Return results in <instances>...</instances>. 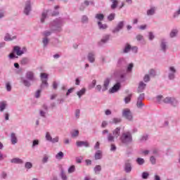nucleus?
I'll list each match as a JSON object with an SVG mask.
<instances>
[{
	"mask_svg": "<svg viewBox=\"0 0 180 180\" xmlns=\"http://www.w3.org/2000/svg\"><path fill=\"white\" fill-rule=\"evenodd\" d=\"M121 141L124 144H129L133 141V136H131V133L130 131H127L122 134L121 136Z\"/></svg>",
	"mask_w": 180,
	"mask_h": 180,
	"instance_id": "f257e3e1",
	"label": "nucleus"
},
{
	"mask_svg": "<svg viewBox=\"0 0 180 180\" xmlns=\"http://www.w3.org/2000/svg\"><path fill=\"white\" fill-rule=\"evenodd\" d=\"M122 116L125 117V119H127V120H131L133 119V115H131V112L129 108H125L123 110Z\"/></svg>",
	"mask_w": 180,
	"mask_h": 180,
	"instance_id": "f03ea898",
	"label": "nucleus"
},
{
	"mask_svg": "<svg viewBox=\"0 0 180 180\" xmlns=\"http://www.w3.org/2000/svg\"><path fill=\"white\" fill-rule=\"evenodd\" d=\"M41 79L42 81L41 88L45 86H49V83H47V79H49V75L47 73H41Z\"/></svg>",
	"mask_w": 180,
	"mask_h": 180,
	"instance_id": "7ed1b4c3",
	"label": "nucleus"
},
{
	"mask_svg": "<svg viewBox=\"0 0 180 180\" xmlns=\"http://www.w3.org/2000/svg\"><path fill=\"white\" fill-rule=\"evenodd\" d=\"M13 51L17 54V56H22V54H25L26 53V48L23 47L22 49H20V46H14L13 47Z\"/></svg>",
	"mask_w": 180,
	"mask_h": 180,
	"instance_id": "20e7f679",
	"label": "nucleus"
},
{
	"mask_svg": "<svg viewBox=\"0 0 180 180\" xmlns=\"http://www.w3.org/2000/svg\"><path fill=\"white\" fill-rule=\"evenodd\" d=\"M123 26H124V22L120 21L117 27L112 30L113 33H117L121 29H123Z\"/></svg>",
	"mask_w": 180,
	"mask_h": 180,
	"instance_id": "39448f33",
	"label": "nucleus"
},
{
	"mask_svg": "<svg viewBox=\"0 0 180 180\" xmlns=\"http://www.w3.org/2000/svg\"><path fill=\"white\" fill-rule=\"evenodd\" d=\"M76 145L77 147H82L84 146V147H89V143L88 141H77L76 142Z\"/></svg>",
	"mask_w": 180,
	"mask_h": 180,
	"instance_id": "423d86ee",
	"label": "nucleus"
},
{
	"mask_svg": "<svg viewBox=\"0 0 180 180\" xmlns=\"http://www.w3.org/2000/svg\"><path fill=\"white\" fill-rule=\"evenodd\" d=\"M31 11V7H30V1H27L25 4V7L24 9V13L25 15H29V12Z\"/></svg>",
	"mask_w": 180,
	"mask_h": 180,
	"instance_id": "0eeeda50",
	"label": "nucleus"
},
{
	"mask_svg": "<svg viewBox=\"0 0 180 180\" xmlns=\"http://www.w3.org/2000/svg\"><path fill=\"white\" fill-rule=\"evenodd\" d=\"M120 89V83H117L110 90L111 94H115V92H117Z\"/></svg>",
	"mask_w": 180,
	"mask_h": 180,
	"instance_id": "6e6552de",
	"label": "nucleus"
},
{
	"mask_svg": "<svg viewBox=\"0 0 180 180\" xmlns=\"http://www.w3.org/2000/svg\"><path fill=\"white\" fill-rule=\"evenodd\" d=\"M146 84L144 82H139V84L138 86V92H143V91L146 89Z\"/></svg>",
	"mask_w": 180,
	"mask_h": 180,
	"instance_id": "1a4fd4ad",
	"label": "nucleus"
},
{
	"mask_svg": "<svg viewBox=\"0 0 180 180\" xmlns=\"http://www.w3.org/2000/svg\"><path fill=\"white\" fill-rule=\"evenodd\" d=\"M112 136H114L115 139H117V137L120 136V127H117L115 129L112 131Z\"/></svg>",
	"mask_w": 180,
	"mask_h": 180,
	"instance_id": "9d476101",
	"label": "nucleus"
},
{
	"mask_svg": "<svg viewBox=\"0 0 180 180\" xmlns=\"http://www.w3.org/2000/svg\"><path fill=\"white\" fill-rule=\"evenodd\" d=\"M165 103H174V102H176L175 98H172L171 97H167L163 100Z\"/></svg>",
	"mask_w": 180,
	"mask_h": 180,
	"instance_id": "9b49d317",
	"label": "nucleus"
},
{
	"mask_svg": "<svg viewBox=\"0 0 180 180\" xmlns=\"http://www.w3.org/2000/svg\"><path fill=\"white\" fill-rule=\"evenodd\" d=\"M26 77L30 81H34V75L33 74V72H27Z\"/></svg>",
	"mask_w": 180,
	"mask_h": 180,
	"instance_id": "f8f14e48",
	"label": "nucleus"
},
{
	"mask_svg": "<svg viewBox=\"0 0 180 180\" xmlns=\"http://www.w3.org/2000/svg\"><path fill=\"white\" fill-rule=\"evenodd\" d=\"M88 60L89 63H95V54H94V53H89L88 55Z\"/></svg>",
	"mask_w": 180,
	"mask_h": 180,
	"instance_id": "ddd939ff",
	"label": "nucleus"
},
{
	"mask_svg": "<svg viewBox=\"0 0 180 180\" xmlns=\"http://www.w3.org/2000/svg\"><path fill=\"white\" fill-rule=\"evenodd\" d=\"M11 162H13V164H23V160L20 158H15L12 159Z\"/></svg>",
	"mask_w": 180,
	"mask_h": 180,
	"instance_id": "4468645a",
	"label": "nucleus"
},
{
	"mask_svg": "<svg viewBox=\"0 0 180 180\" xmlns=\"http://www.w3.org/2000/svg\"><path fill=\"white\" fill-rule=\"evenodd\" d=\"M11 139L12 144H16V143H18V138L16 137L15 133L11 134Z\"/></svg>",
	"mask_w": 180,
	"mask_h": 180,
	"instance_id": "2eb2a0df",
	"label": "nucleus"
},
{
	"mask_svg": "<svg viewBox=\"0 0 180 180\" xmlns=\"http://www.w3.org/2000/svg\"><path fill=\"white\" fill-rule=\"evenodd\" d=\"M124 171L127 172H131V165L130 163H125Z\"/></svg>",
	"mask_w": 180,
	"mask_h": 180,
	"instance_id": "dca6fc26",
	"label": "nucleus"
},
{
	"mask_svg": "<svg viewBox=\"0 0 180 180\" xmlns=\"http://www.w3.org/2000/svg\"><path fill=\"white\" fill-rule=\"evenodd\" d=\"M111 2H112L111 9H116V8H117L119 1L117 0H111Z\"/></svg>",
	"mask_w": 180,
	"mask_h": 180,
	"instance_id": "f3484780",
	"label": "nucleus"
},
{
	"mask_svg": "<svg viewBox=\"0 0 180 180\" xmlns=\"http://www.w3.org/2000/svg\"><path fill=\"white\" fill-rule=\"evenodd\" d=\"M6 108V101H1L0 103V112H4Z\"/></svg>",
	"mask_w": 180,
	"mask_h": 180,
	"instance_id": "a211bd4d",
	"label": "nucleus"
},
{
	"mask_svg": "<svg viewBox=\"0 0 180 180\" xmlns=\"http://www.w3.org/2000/svg\"><path fill=\"white\" fill-rule=\"evenodd\" d=\"M49 13V11H44L41 15V23H44V19L47 18V14Z\"/></svg>",
	"mask_w": 180,
	"mask_h": 180,
	"instance_id": "6ab92c4d",
	"label": "nucleus"
},
{
	"mask_svg": "<svg viewBox=\"0 0 180 180\" xmlns=\"http://www.w3.org/2000/svg\"><path fill=\"white\" fill-rule=\"evenodd\" d=\"M95 160H101L102 158V151L98 150L95 154Z\"/></svg>",
	"mask_w": 180,
	"mask_h": 180,
	"instance_id": "aec40b11",
	"label": "nucleus"
},
{
	"mask_svg": "<svg viewBox=\"0 0 180 180\" xmlns=\"http://www.w3.org/2000/svg\"><path fill=\"white\" fill-rule=\"evenodd\" d=\"M68 174H72V172H75V165H71L68 169Z\"/></svg>",
	"mask_w": 180,
	"mask_h": 180,
	"instance_id": "412c9836",
	"label": "nucleus"
},
{
	"mask_svg": "<svg viewBox=\"0 0 180 180\" xmlns=\"http://www.w3.org/2000/svg\"><path fill=\"white\" fill-rule=\"evenodd\" d=\"M109 79H106L105 81H104V84H103V86H104V89H103V91H106V89H108V86H109Z\"/></svg>",
	"mask_w": 180,
	"mask_h": 180,
	"instance_id": "4be33fe9",
	"label": "nucleus"
},
{
	"mask_svg": "<svg viewBox=\"0 0 180 180\" xmlns=\"http://www.w3.org/2000/svg\"><path fill=\"white\" fill-rule=\"evenodd\" d=\"M100 171H102V167L101 165H96L94 167V172L96 174H99Z\"/></svg>",
	"mask_w": 180,
	"mask_h": 180,
	"instance_id": "5701e85b",
	"label": "nucleus"
},
{
	"mask_svg": "<svg viewBox=\"0 0 180 180\" xmlns=\"http://www.w3.org/2000/svg\"><path fill=\"white\" fill-rule=\"evenodd\" d=\"M64 157V153L63 152H59L56 155V158L57 160H63V158Z\"/></svg>",
	"mask_w": 180,
	"mask_h": 180,
	"instance_id": "b1692460",
	"label": "nucleus"
},
{
	"mask_svg": "<svg viewBox=\"0 0 180 180\" xmlns=\"http://www.w3.org/2000/svg\"><path fill=\"white\" fill-rule=\"evenodd\" d=\"M28 63H29V59H27V58H24L20 61V64H22V65H26V64H28Z\"/></svg>",
	"mask_w": 180,
	"mask_h": 180,
	"instance_id": "393cba45",
	"label": "nucleus"
},
{
	"mask_svg": "<svg viewBox=\"0 0 180 180\" xmlns=\"http://www.w3.org/2000/svg\"><path fill=\"white\" fill-rule=\"evenodd\" d=\"M72 134V137H78L79 134V131L78 130H73L71 132Z\"/></svg>",
	"mask_w": 180,
	"mask_h": 180,
	"instance_id": "a878e982",
	"label": "nucleus"
},
{
	"mask_svg": "<svg viewBox=\"0 0 180 180\" xmlns=\"http://www.w3.org/2000/svg\"><path fill=\"white\" fill-rule=\"evenodd\" d=\"M131 50V46L130 44H127L124 49V53H129Z\"/></svg>",
	"mask_w": 180,
	"mask_h": 180,
	"instance_id": "bb28decb",
	"label": "nucleus"
},
{
	"mask_svg": "<svg viewBox=\"0 0 180 180\" xmlns=\"http://www.w3.org/2000/svg\"><path fill=\"white\" fill-rule=\"evenodd\" d=\"M104 18H105V15H103V14L96 15V18L98 19V20H103Z\"/></svg>",
	"mask_w": 180,
	"mask_h": 180,
	"instance_id": "cd10ccee",
	"label": "nucleus"
},
{
	"mask_svg": "<svg viewBox=\"0 0 180 180\" xmlns=\"http://www.w3.org/2000/svg\"><path fill=\"white\" fill-rule=\"evenodd\" d=\"M143 102L141 101V99L138 98L137 103H136V106L137 108H143Z\"/></svg>",
	"mask_w": 180,
	"mask_h": 180,
	"instance_id": "c85d7f7f",
	"label": "nucleus"
},
{
	"mask_svg": "<svg viewBox=\"0 0 180 180\" xmlns=\"http://www.w3.org/2000/svg\"><path fill=\"white\" fill-rule=\"evenodd\" d=\"M98 25L100 29H106L108 27V25H106V24L103 25L101 22H98Z\"/></svg>",
	"mask_w": 180,
	"mask_h": 180,
	"instance_id": "c756f323",
	"label": "nucleus"
},
{
	"mask_svg": "<svg viewBox=\"0 0 180 180\" xmlns=\"http://www.w3.org/2000/svg\"><path fill=\"white\" fill-rule=\"evenodd\" d=\"M84 94H85V89H82L79 91H77V94L79 96V98H81V96H82V95H84Z\"/></svg>",
	"mask_w": 180,
	"mask_h": 180,
	"instance_id": "7c9ffc66",
	"label": "nucleus"
},
{
	"mask_svg": "<svg viewBox=\"0 0 180 180\" xmlns=\"http://www.w3.org/2000/svg\"><path fill=\"white\" fill-rule=\"evenodd\" d=\"M155 12V8H150L147 11V15H154Z\"/></svg>",
	"mask_w": 180,
	"mask_h": 180,
	"instance_id": "2f4dec72",
	"label": "nucleus"
},
{
	"mask_svg": "<svg viewBox=\"0 0 180 180\" xmlns=\"http://www.w3.org/2000/svg\"><path fill=\"white\" fill-rule=\"evenodd\" d=\"M178 34V31L176 30H173L170 33V37H175Z\"/></svg>",
	"mask_w": 180,
	"mask_h": 180,
	"instance_id": "473e14b6",
	"label": "nucleus"
},
{
	"mask_svg": "<svg viewBox=\"0 0 180 180\" xmlns=\"http://www.w3.org/2000/svg\"><path fill=\"white\" fill-rule=\"evenodd\" d=\"M108 141H115V136H112V134H108Z\"/></svg>",
	"mask_w": 180,
	"mask_h": 180,
	"instance_id": "72a5a7b5",
	"label": "nucleus"
},
{
	"mask_svg": "<svg viewBox=\"0 0 180 180\" xmlns=\"http://www.w3.org/2000/svg\"><path fill=\"white\" fill-rule=\"evenodd\" d=\"M136 162L139 165H143V164H144V159L143 158H138L136 160Z\"/></svg>",
	"mask_w": 180,
	"mask_h": 180,
	"instance_id": "f704fd0d",
	"label": "nucleus"
},
{
	"mask_svg": "<svg viewBox=\"0 0 180 180\" xmlns=\"http://www.w3.org/2000/svg\"><path fill=\"white\" fill-rule=\"evenodd\" d=\"M136 39L138 41H141V40H144V37H143L141 34H138Z\"/></svg>",
	"mask_w": 180,
	"mask_h": 180,
	"instance_id": "c9c22d12",
	"label": "nucleus"
},
{
	"mask_svg": "<svg viewBox=\"0 0 180 180\" xmlns=\"http://www.w3.org/2000/svg\"><path fill=\"white\" fill-rule=\"evenodd\" d=\"M115 13H111L108 15V20L110 21H112L115 19Z\"/></svg>",
	"mask_w": 180,
	"mask_h": 180,
	"instance_id": "e433bc0d",
	"label": "nucleus"
},
{
	"mask_svg": "<svg viewBox=\"0 0 180 180\" xmlns=\"http://www.w3.org/2000/svg\"><path fill=\"white\" fill-rule=\"evenodd\" d=\"M32 167H33V165H32V163L30 162H27L25 163V168H27V169H30V168H32Z\"/></svg>",
	"mask_w": 180,
	"mask_h": 180,
	"instance_id": "4c0bfd02",
	"label": "nucleus"
},
{
	"mask_svg": "<svg viewBox=\"0 0 180 180\" xmlns=\"http://www.w3.org/2000/svg\"><path fill=\"white\" fill-rule=\"evenodd\" d=\"M122 122V120L120 118H114L112 119V123H115V124L117 123H120Z\"/></svg>",
	"mask_w": 180,
	"mask_h": 180,
	"instance_id": "58836bf2",
	"label": "nucleus"
},
{
	"mask_svg": "<svg viewBox=\"0 0 180 180\" xmlns=\"http://www.w3.org/2000/svg\"><path fill=\"white\" fill-rule=\"evenodd\" d=\"M131 101V95L128 96L127 97H125L124 102L125 103H129Z\"/></svg>",
	"mask_w": 180,
	"mask_h": 180,
	"instance_id": "ea45409f",
	"label": "nucleus"
},
{
	"mask_svg": "<svg viewBox=\"0 0 180 180\" xmlns=\"http://www.w3.org/2000/svg\"><path fill=\"white\" fill-rule=\"evenodd\" d=\"M46 140H48V141H51V139L53 138L51 137V135H50V133L46 132Z\"/></svg>",
	"mask_w": 180,
	"mask_h": 180,
	"instance_id": "a19ab883",
	"label": "nucleus"
},
{
	"mask_svg": "<svg viewBox=\"0 0 180 180\" xmlns=\"http://www.w3.org/2000/svg\"><path fill=\"white\" fill-rule=\"evenodd\" d=\"M61 178L63 180H67V175L63 170L61 171Z\"/></svg>",
	"mask_w": 180,
	"mask_h": 180,
	"instance_id": "79ce46f5",
	"label": "nucleus"
},
{
	"mask_svg": "<svg viewBox=\"0 0 180 180\" xmlns=\"http://www.w3.org/2000/svg\"><path fill=\"white\" fill-rule=\"evenodd\" d=\"M144 82H148L150 81V75H146L143 77Z\"/></svg>",
	"mask_w": 180,
	"mask_h": 180,
	"instance_id": "37998d69",
	"label": "nucleus"
},
{
	"mask_svg": "<svg viewBox=\"0 0 180 180\" xmlns=\"http://www.w3.org/2000/svg\"><path fill=\"white\" fill-rule=\"evenodd\" d=\"M82 160H84V158H82V157L76 158V162L77 164H81L82 162Z\"/></svg>",
	"mask_w": 180,
	"mask_h": 180,
	"instance_id": "c03bdc74",
	"label": "nucleus"
},
{
	"mask_svg": "<svg viewBox=\"0 0 180 180\" xmlns=\"http://www.w3.org/2000/svg\"><path fill=\"white\" fill-rule=\"evenodd\" d=\"M149 75H150V77H155V70L151 69L149 71Z\"/></svg>",
	"mask_w": 180,
	"mask_h": 180,
	"instance_id": "a18cd8bd",
	"label": "nucleus"
},
{
	"mask_svg": "<svg viewBox=\"0 0 180 180\" xmlns=\"http://www.w3.org/2000/svg\"><path fill=\"white\" fill-rule=\"evenodd\" d=\"M148 175H149L148 173L144 172H143V174H142V178H143V179H147V178H148Z\"/></svg>",
	"mask_w": 180,
	"mask_h": 180,
	"instance_id": "49530a36",
	"label": "nucleus"
},
{
	"mask_svg": "<svg viewBox=\"0 0 180 180\" xmlns=\"http://www.w3.org/2000/svg\"><path fill=\"white\" fill-rule=\"evenodd\" d=\"M23 84L25 86H30V82L26 79L23 80Z\"/></svg>",
	"mask_w": 180,
	"mask_h": 180,
	"instance_id": "de8ad7c7",
	"label": "nucleus"
},
{
	"mask_svg": "<svg viewBox=\"0 0 180 180\" xmlns=\"http://www.w3.org/2000/svg\"><path fill=\"white\" fill-rule=\"evenodd\" d=\"M43 43H44V47H46V46H47V44H49V39L47 38H44L43 39Z\"/></svg>",
	"mask_w": 180,
	"mask_h": 180,
	"instance_id": "09e8293b",
	"label": "nucleus"
},
{
	"mask_svg": "<svg viewBox=\"0 0 180 180\" xmlns=\"http://www.w3.org/2000/svg\"><path fill=\"white\" fill-rule=\"evenodd\" d=\"M109 40V35H106L104 39H101L103 43H106Z\"/></svg>",
	"mask_w": 180,
	"mask_h": 180,
	"instance_id": "8fccbe9b",
	"label": "nucleus"
},
{
	"mask_svg": "<svg viewBox=\"0 0 180 180\" xmlns=\"http://www.w3.org/2000/svg\"><path fill=\"white\" fill-rule=\"evenodd\" d=\"M133 67H134L133 63H130V64L128 65V67H127V71H129V72L131 71Z\"/></svg>",
	"mask_w": 180,
	"mask_h": 180,
	"instance_id": "3c124183",
	"label": "nucleus"
},
{
	"mask_svg": "<svg viewBox=\"0 0 180 180\" xmlns=\"http://www.w3.org/2000/svg\"><path fill=\"white\" fill-rule=\"evenodd\" d=\"M36 146H39V140H34L32 142V147H34Z\"/></svg>",
	"mask_w": 180,
	"mask_h": 180,
	"instance_id": "603ef678",
	"label": "nucleus"
},
{
	"mask_svg": "<svg viewBox=\"0 0 180 180\" xmlns=\"http://www.w3.org/2000/svg\"><path fill=\"white\" fill-rule=\"evenodd\" d=\"M40 94H41V91L37 90V91L35 94V98H40Z\"/></svg>",
	"mask_w": 180,
	"mask_h": 180,
	"instance_id": "864d4df0",
	"label": "nucleus"
},
{
	"mask_svg": "<svg viewBox=\"0 0 180 180\" xmlns=\"http://www.w3.org/2000/svg\"><path fill=\"white\" fill-rule=\"evenodd\" d=\"M51 143H58V136H56V138L52 139L51 140Z\"/></svg>",
	"mask_w": 180,
	"mask_h": 180,
	"instance_id": "5fc2aeb1",
	"label": "nucleus"
},
{
	"mask_svg": "<svg viewBox=\"0 0 180 180\" xmlns=\"http://www.w3.org/2000/svg\"><path fill=\"white\" fill-rule=\"evenodd\" d=\"M4 40H5L6 41H12V38H11V37H9V35H6V36L5 37V38H4Z\"/></svg>",
	"mask_w": 180,
	"mask_h": 180,
	"instance_id": "6e6d98bb",
	"label": "nucleus"
},
{
	"mask_svg": "<svg viewBox=\"0 0 180 180\" xmlns=\"http://www.w3.org/2000/svg\"><path fill=\"white\" fill-rule=\"evenodd\" d=\"M6 89L7 91H10L12 90V87L11 86V84L6 83Z\"/></svg>",
	"mask_w": 180,
	"mask_h": 180,
	"instance_id": "4d7b16f0",
	"label": "nucleus"
},
{
	"mask_svg": "<svg viewBox=\"0 0 180 180\" xmlns=\"http://www.w3.org/2000/svg\"><path fill=\"white\" fill-rule=\"evenodd\" d=\"M106 126H108V122L103 121L102 124H101V127L105 128V127H106Z\"/></svg>",
	"mask_w": 180,
	"mask_h": 180,
	"instance_id": "13d9d810",
	"label": "nucleus"
},
{
	"mask_svg": "<svg viewBox=\"0 0 180 180\" xmlns=\"http://www.w3.org/2000/svg\"><path fill=\"white\" fill-rule=\"evenodd\" d=\"M49 161V158L47 156H44L42 159V162L44 164Z\"/></svg>",
	"mask_w": 180,
	"mask_h": 180,
	"instance_id": "bf43d9fd",
	"label": "nucleus"
},
{
	"mask_svg": "<svg viewBox=\"0 0 180 180\" xmlns=\"http://www.w3.org/2000/svg\"><path fill=\"white\" fill-rule=\"evenodd\" d=\"M81 113V111L79 110H76V112H75V116L76 117H79V114Z\"/></svg>",
	"mask_w": 180,
	"mask_h": 180,
	"instance_id": "052dcab7",
	"label": "nucleus"
},
{
	"mask_svg": "<svg viewBox=\"0 0 180 180\" xmlns=\"http://www.w3.org/2000/svg\"><path fill=\"white\" fill-rule=\"evenodd\" d=\"M131 50L133 51V53H137V46H133Z\"/></svg>",
	"mask_w": 180,
	"mask_h": 180,
	"instance_id": "680f3d73",
	"label": "nucleus"
},
{
	"mask_svg": "<svg viewBox=\"0 0 180 180\" xmlns=\"http://www.w3.org/2000/svg\"><path fill=\"white\" fill-rule=\"evenodd\" d=\"M161 47L162 50H165V49H167V45L165 44V43L162 42Z\"/></svg>",
	"mask_w": 180,
	"mask_h": 180,
	"instance_id": "e2e57ef3",
	"label": "nucleus"
},
{
	"mask_svg": "<svg viewBox=\"0 0 180 180\" xmlns=\"http://www.w3.org/2000/svg\"><path fill=\"white\" fill-rule=\"evenodd\" d=\"M153 39H154V34L153 32H149V39L153 40Z\"/></svg>",
	"mask_w": 180,
	"mask_h": 180,
	"instance_id": "0e129e2a",
	"label": "nucleus"
},
{
	"mask_svg": "<svg viewBox=\"0 0 180 180\" xmlns=\"http://www.w3.org/2000/svg\"><path fill=\"white\" fill-rule=\"evenodd\" d=\"M150 162H152V164H155V158L154 157H150Z\"/></svg>",
	"mask_w": 180,
	"mask_h": 180,
	"instance_id": "69168bd1",
	"label": "nucleus"
},
{
	"mask_svg": "<svg viewBox=\"0 0 180 180\" xmlns=\"http://www.w3.org/2000/svg\"><path fill=\"white\" fill-rule=\"evenodd\" d=\"M179 15H180V8L178 10L176 13H174V18H177Z\"/></svg>",
	"mask_w": 180,
	"mask_h": 180,
	"instance_id": "338daca9",
	"label": "nucleus"
},
{
	"mask_svg": "<svg viewBox=\"0 0 180 180\" xmlns=\"http://www.w3.org/2000/svg\"><path fill=\"white\" fill-rule=\"evenodd\" d=\"M161 99H162V96H157L158 102L161 103Z\"/></svg>",
	"mask_w": 180,
	"mask_h": 180,
	"instance_id": "774afa93",
	"label": "nucleus"
}]
</instances>
